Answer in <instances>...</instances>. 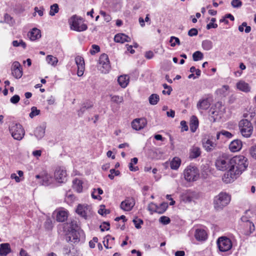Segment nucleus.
<instances>
[{
  "instance_id": "nucleus-14",
  "label": "nucleus",
  "mask_w": 256,
  "mask_h": 256,
  "mask_svg": "<svg viewBox=\"0 0 256 256\" xmlns=\"http://www.w3.org/2000/svg\"><path fill=\"white\" fill-rule=\"evenodd\" d=\"M147 121L144 118H136L132 122V127L136 130L144 128L146 125Z\"/></svg>"
},
{
  "instance_id": "nucleus-41",
  "label": "nucleus",
  "mask_w": 256,
  "mask_h": 256,
  "mask_svg": "<svg viewBox=\"0 0 256 256\" xmlns=\"http://www.w3.org/2000/svg\"><path fill=\"white\" fill-rule=\"evenodd\" d=\"M110 96L111 98V100L116 104H120L124 100L122 96L116 95H110Z\"/></svg>"
},
{
  "instance_id": "nucleus-3",
  "label": "nucleus",
  "mask_w": 256,
  "mask_h": 256,
  "mask_svg": "<svg viewBox=\"0 0 256 256\" xmlns=\"http://www.w3.org/2000/svg\"><path fill=\"white\" fill-rule=\"evenodd\" d=\"M184 175L186 181L189 182H194L199 178V170L195 166L190 164L185 168Z\"/></svg>"
},
{
  "instance_id": "nucleus-30",
  "label": "nucleus",
  "mask_w": 256,
  "mask_h": 256,
  "mask_svg": "<svg viewBox=\"0 0 256 256\" xmlns=\"http://www.w3.org/2000/svg\"><path fill=\"white\" fill-rule=\"evenodd\" d=\"M45 134V128L40 126L37 127L34 130V136L38 139L40 140L44 137Z\"/></svg>"
},
{
  "instance_id": "nucleus-62",
  "label": "nucleus",
  "mask_w": 256,
  "mask_h": 256,
  "mask_svg": "<svg viewBox=\"0 0 256 256\" xmlns=\"http://www.w3.org/2000/svg\"><path fill=\"white\" fill-rule=\"evenodd\" d=\"M162 86L164 89H168V90L166 91V94L170 95L172 90V87L166 84H163Z\"/></svg>"
},
{
  "instance_id": "nucleus-25",
  "label": "nucleus",
  "mask_w": 256,
  "mask_h": 256,
  "mask_svg": "<svg viewBox=\"0 0 256 256\" xmlns=\"http://www.w3.org/2000/svg\"><path fill=\"white\" fill-rule=\"evenodd\" d=\"M28 36L31 40H35L41 37L40 31L36 28H34L28 34Z\"/></svg>"
},
{
  "instance_id": "nucleus-4",
  "label": "nucleus",
  "mask_w": 256,
  "mask_h": 256,
  "mask_svg": "<svg viewBox=\"0 0 256 256\" xmlns=\"http://www.w3.org/2000/svg\"><path fill=\"white\" fill-rule=\"evenodd\" d=\"M71 30L77 32H82L88 28L86 24L84 23L82 19L76 15L73 16L69 20Z\"/></svg>"
},
{
  "instance_id": "nucleus-40",
  "label": "nucleus",
  "mask_w": 256,
  "mask_h": 256,
  "mask_svg": "<svg viewBox=\"0 0 256 256\" xmlns=\"http://www.w3.org/2000/svg\"><path fill=\"white\" fill-rule=\"evenodd\" d=\"M192 58L194 61L202 60L204 58V54L200 51H196L192 54Z\"/></svg>"
},
{
  "instance_id": "nucleus-13",
  "label": "nucleus",
  "mask_w": 256,
  "mask_h": 256,
  "mask_svg": "<svg viewBox=\"0 0 256 256\" xmlns=\"http://www.w3.org/2000/svg\"><path fill=\"white\" fill-rule=\"evenodd\" d=\"M212 138H204L202 140V146L206 152H212L216 146V144L212 140Z\"/></svg>"
},
{
  "instance_id": "nucleus-10",
  "label": "nucleus",
  "mask_w": 256,
  "mask_h": 256,
  "mask_svg": "<svg viewBox=\"0 0 256 256\" xmlns=\"http://www.w3.org/2000/svg\"><path fill=\"white\" fill-rule=\"evenodd\" d=\"M54 176L56 181L59 183H64L66 181V172L64 168H56L54 172Z\"/></svg>"
},
{
  "instance_id": "nucleus-39",
  "label": "nucleus",
  "mask_w": 256,
  "mask_h": 256,
  "mask_svg": "<svg viewBox=\"0 0 256 256\" xmlns=\"http://www.w3.org/2000/svg\"><path fill=\"white\" fill-rule=\"evenodd\" d=\"M59 10L58 6L57 4H54L50 6L49 14L51 16H54L58 13Z\"/></svg>"
},
{
  "instance_id": "nucleus-8",
  "label": "nucleus",
  "mask_w": 256,
  "mask_h": 256,
  "mask_svg": "<svg viewBox=\"0 0 256 256\" xmlns=\"http://www.w3.org/2000/svg\"><path fill=\"white\" fill-rule=\"evenodd\" d=\"M217 244L221 252H227L232 248L231 240L224 236H222L218 238Z\"/></svg>"
},
{
  "instance_id": "nucleus-31",
  "label": "nucleus",
  "mask_w": 256,
  "mask_h": 256,
  "mask_svg": "<svg viewBox=\"0 0 256 256\" xmlns=\"http://www.w3.org/2000/svg\"><path fill=\"white\" fill-rule=\"evenodd\" d=\"M129 77L126 76H120L118 78V82L122 88H126L128 84Z\"/></svg>"
},
{
  "instance_id": "nucleus-9",
  "label": "nucleus",
  "mask_w": 256,
  "mask_h": 256,
  "mask_svg": "<svg viewBox=\"0 0 256 256\" xmlns=\"http://www.w3.org/2000/svg\"><path fill=\"white\" fill-rule=\"evenodd\" d=\"M99 68L102 72L108 73L110 68L108 57L106 54H103L99 58Z\"/></svg>"
},
{
  "instance_id": "nucleus-57",
  "label": "nucleus",
  "mask_w": 256,
  "mask_h": 256,
  "mask_svg": "<svg viewBox=\"0 0 256 256\" xmlns=\"http://www.w3.org/2000/svg\"><path fill=\"white\" fill-rule=\"evenodd\" d=\"M44 8H39L38 7H35L34 8V12H35L34 14V16H35L36 12H38V14L40 16H42L44 14Z\"/></svg>"
},
{
  "instance_id": "nucleus-26",
  "label": "nucleus",
  "mask_w": 256,
  "mask_h": 256,
  "mask_svg": "<svg viewBox=\"0 0 256 256\" xmlns=\"http://www.w3.org/2000/svg\"><path fill=\"white\" fill-rule=\"evenodd\" d=\"M198 198V194L196 192L191 191L190 190L187 191L186 194L184 196V200L186 202H191L194 198Z\"/></svg>"
},
{
  "instance_id": "nucleus-43",
  "label": "nucleus",
  "mask_w": 256,
  "mask_h": 256,
  "mask_svg": "<svg viewBox=\"0 0 256 256\" xmlns=\"http://www.w3.org/2000/svg\"><path fill=\"white\" fill-rule=\"evenodd\" d=\"M170 46L172 47L175 46L176 44H178V46L180 44L179 38L174 36H172L170 37Z\"/></svg>"
},
{
  "instance_id": "nucleus-33",
  "label": "nucleus",
  "mask_w": 256,
  "mask_h": 256,
  "mask_svg": "<svg viewBox=\"0 0 256 256\" xmlns=\"http://www.w3.org/2000/svg\"><path fill=\"white\" fill-rule=\"evenodd\" d=\"M73 188L78 192H82V182L81 180L76 178L73 180Z\"/></svg>"
},
{
  "instance_id": "nucleus-21",
  "label": "nucleus",
  "mask_w": 256,
  "mask_h": 256,
  "mask_svg": "<svg viewBox=\"0 0 256 256\" xmlns=\"http://www.w3.org/2000/svg\"><path fill=\"white\" fill-rule=\"evenodd\" d=\"M236 88L244 92H248L250 90V86L249 84L244 80H240L236 84Z\"/></svg>"
},
{
  "instance_id": "nucleus-17",
  "label": "nucleus",
  "mask_w": 256,
  "mask_h": 256,
  "mask_svg": "<svg viewBox=\"0 0 256 256\" xmlns=\"http://www.w3.org/2000/svg\"><path fill=\"white\" fill-rule=\"evenodd\" d=\"M76 63L78 66L77 74L78 76L83 75L84 70V62L83 58L80 56H77L75 58Z\"/></svg>"
},
{
  "instance_id": "nucleus-37",
  "label": "nucleus",
  "mask_w": 256,
  "mask_h": 256,
  "mask_svg": "<svg viewBox=\"0 0 256 256\" xmlns=\"http://www.w3.org/2000/svg\"><path fill=\"white\" fill-rule=\"evenodd\" d=\"M46 60L48 64L54 66H56L58 62V59L57 58L52 55L47 56L46 57Z\"/></svg>"
},
{
  "instance_id": "nucleus-1",
  "label": "nucleus",
  "mask_w": 256,
  "mask_h": 256,
  "mask_svg": "<svg viewBox=\"0 0 256 256\" xmlns=\"http://www.w3.org/2000/svg\"><path fill=\"white\" fill-rule=\"evenodd\" d=\"M248 166L247 159L243 156H238L231 158V166L228 172V176L232 179L236 178Z\"/></svg>"
},
{
  "instance_id": "nucleus-36",
  "label": "nucleus",
  "mask_w": 256,
  "mask_h": 256,
  "mask_svg": "<svg viewBox=\"0 0 256 256\" xmlns=\"http://www.w3.org/2000/svg\"><path fill=\"white\" fill-rule=\"evenodd\" d=\"M202 45V48L206 50H210L213 47L212 42L208 40H203Z\"/></svg>"
},
{
  "instance_id": "nucleus-19",
  "label": "nucleus",
  "mask_w": 256,
  "mask_h": 256,
  "mask_svg": "<svg viewBox=\"0 0 256 256\" xmlns=\"http://www.w3.org/2000/svg\"><path fill=\"white\" fill-rule=\"evenodd\" d=\"M68 216V212L64 210H60L56 212V220L59 222H63Z\"/></svg>"
},
{
  "instance_id": "nucleus-5",
  "label": "nucleus",
  "mask_w": 256,
  "mask_h": 256,
  "mask_svg": "<svg viewBox=\"0 0 256 256\" xmlns=\"http://www.w3.org/2000/svg\"><path fill=\"white\" fill-rule=\"evenodd\" d=\"M9 130L12 137L18 140H22L25 134L24 129L20 124H12L10 126Z\"/></svg>"
},
{
  "instance_id": "nucleus-35",
  "label": "nucleus",
  "mask_w": 256,
  "mask_h": 256,
  "mask_svg": "<svg viewBox=\"0 0 256 256\" xmlns=\"http://www.w3.org/2000/svg\"><path fill=\"white\" fill-rule=\"evenodd\" d=\"M149 102L152 105H156L160 100V96L158 94H154L148 98Z\"/></svg>"
},
{
  "instance_id": "nucleus-38",
  "label": "nucleus",
  "mask_w": 256,
  "mask_h": 256,
  "mask_svg": "<svg viewBox=\"0 0 256 256\" xmlns=\"http://www.w3.org/2000/svg\"><path fill=\"white\" fill-rule=\"evenodd\" d=\"M168 207V204L166 202H163L161 204L160 206H157V208L156 210V212L160 214H162L166 210Z\"/></svg>"
},
{
  "instance_id": "nucleus-46",
  "label": "nucleus",
  "mask_w": 256,
  "mask_h": 256,
  "mask_svg": "<svg viewBox=\"0 0 256 256\" xmlns=\"http://www.w3.org/2000/svg\"><path fill=\"white\" fill-rule=\"evenodd\" d=\"M98 191V194H102L103 193V190L100 188H98L97 190L94 189V192L92 194V196L94 199L101 200V197L100 196H96L94 193Z\"/></svg>"
},
{
  "instance_id": "nucleus-15",
  "label": "nucleus",
  "mask_w": 256,
  "mask_h": 256,
  "mask_svg": "<svg viewBox=\"0 0 256 256\" xmlns=\"http://www.w3.org/2000/svg\"><path fill=\"white\" fill-rule=\"evenodd\" d=\"M135 204V200L133 198H128L120 204V208L125 211L130 210Z\"/></svg>"
},
{
  "instance_id": "nucleus-18",
  "label": "nucleus",
  "mask_w": 256,
  "mask_h": 256,
  "mask_svg": "<svg viewBox=\"0 0 256 256\" xmlns=\"http://www.w3.org/2000/svg\"><path fill=\"white\" fill-rule=\"evenodd\" d=\"M201 152L200 148L194 146L190 150L189 158L190 159L196 158L200 156Z\"/></svg>"
},
{
  "instance_id": "nucleus-16",
  "label": "nucleus",
  "mask_w": 256,
  "mask_h": 256,
  "mask_svg": "<svg viewBox=\"0 0 256 256\" xmlns=\"http://www.w3.org/2000/svg\"><path fill=\"white\" fill-rule=\"evenodd\" d=\"M66 240L68 242L75 243L80 240V233L78 230H68L66 234Z\"/></svg>"
},
{
  "instance_id": "nucleus-51",
  "label": "nucleus",
  "mask_w": 256,
  "mask_h": 256,
  "mask_svg": "<svg viewBox=\"0 0 256 256\" xmlns=\"http://www.w3.org/2000/svg\"><path fill=\"white\" fill-rule=\"evenodd\" d=\"M44 227L48 230H50L52 227V221L50 218H47L44 222Z\"/></svg>"
},
{
  "instance_id": "nucleus-20",
  "label": "nucleus",
  "mask_w": 256,
  "mask_h": 256,
  "mask_svg": "<svg viewBox=\"0 0 256 256\" xmlns=\"http://www.w3.org/2000/svg\"><path fill=\"white\" fill-rule=\"evenodd\" d=\"M242 147V142L240 140H234L230 142L229 146L230 150L232 152L240 150Z\"/></svg>"
},
{
  "instance_id": "nucleus-60",
  "label": "nucleus",
  "mask_w": 256,
  "mask_h": 256,
  "mask_svg": "<svg viewBox=\"0 0 256 256\" xmlns=\"http://www.w3.org/2000/svg\"><path fill=\"white\" fill-rule=\"evenodd\" d=\"M157 208V206L152 202L150 203V204H148V210L152 212H156V210Z\"/></svg>"
},
{
  "instance_id": "nucleus-52",
  "label": "nucleus",
  "mask_w": 256,
  "mask_h": 256,
  "mask_svg": "<svg viewBox=\"0 0 256 256\" xmlns=\"http://www.w3.org/2000/svg\"><path fill=\"white\" fill-rule=\"evenodd\" d=\"M110 224L108 222H104L100 226L101 231L104 232L105 230H108L110 229Z\"/></svg>"
},
{
  "instance_id": "nucleus-7",
  "label": "nucleus",
  "mask_w": 256,
  "mask_h": 256,
  "mask_svg": "<svg viewBox=\"0 0 256 256\" xmlns=\"http://www.w3.org/2000/svg\"><path fill=\"white\" fill-rule=\"evenodd\" d=\"M216 168L222 171L230 170L231 166V158L226 156L218 158L216 162Z\"/></svg>"
},
{
  "instance_id": "nucleus-54",
  "label": "nucleus",
  "mask_w": 256,
  "mask_h": 256,
  "mask_svg": "<svg viewBox=\"0 0 256 256\" xmlns=\"http://www.w3.org/2000/svg\"><path fill=\"white\" fill-rule=\"evenodd\" d=\"M250 152L251 156L256 160V144L250 148Z\"/></svg>"
},
{
  "instance_id": "nucleus-27",
  "label": "nucleus",
  "mask_w": 256,
  "mask_h": 256,
  "mask_svg": "<svg viewBox=\"0 0 256 256\" xmlns=\"http://www.w3.org/2000/svg\"><path fill=\"white\" fill-rule=\"evenodd\" d=\"M10 252V246L8 243L0 245V256H6Z\"/></svg>"
},
{
  "instance_id": "nucleus-11",
  "label": "nucleus",
  "mask_w": 256,
  "mask_h": 256,
  "mask_svg": "<svg viewBox=\"0 0 256 256\" xmlns=\"http://www.w3.org/2000/svg\"><path fill=\"white\" fill-rule=\"evenodd\" d=\"M38 179H41L40 183L43 186H48L51 184L52 182V176L46 172H42L40 174L36 176Z\"/></svg>"
},
{
  "instance_id": "nucleus-47",
  "label": "nucleus",
  "mask_w": 256,
  "mask_h": 256,
  "mask_svg": "<svg viewBox=\"0 0 256 256\" xmlns=\"http://www.w3.org/2000/svg\"><path fill=\"white\" fill-rule=\"evenodd\" d=\"M40 113V110H38L35 106H32L31 108V112L29 114V116L31 118H33L34 116L38 115Z\"/></svg>"
},
{
  "instance_id": "nucleus-61",
  "label": "nucleus",
  "mask_w": 256,
  "mask_h": 256,
  "mask_svg": "<svg viewBox=\"0 0 256 256\" xmlns=\"http://www.w3.org/2000/svg\"><path fill=\"white\" fill-rule=\"evenodd\" d=\"M78 228V225L76 224V222L72 221L70 224V230H77L76 228Z\"/></svg>"
},
{
  "instance_id": "nucleus-12",
  "label": "nucleus",
  "mask_w": 256,
  "mask_h": 256,
  "mask_svg": "<svg viewBox=\"0 0 256 256\" xmlns=\"http://www.w3.org/2000/svg\"><path fill=\"white\" fill-rule=\"evenodd\" d=\"M22 68L20 62L15 61L12 67V74L16 78H20L22 76Z\"/></svg>"
},
{
  "instance_id": "nucleus-63",
  "label": "nucleus",
  "mask_w": 256,
  "mask_h": 256,
  "mask_svg": "<svg viewBox=\"0 0 256 256\" xmlns=\"http://www.w3.org/2000/svg\"><path fill=\"white\" fill-rule=\"evenodd\" d=\"M180 125L182 126V129L184 131H186L188 130V126L186 124V123L185 121L182 120L180 122Z\"/></svg>"
},
{
  "instance_id": "nucleus-53",
  "label": "nucleus",
  "mask_w": 256,
  "mask_h": 256,
  "mask_svg": "<svg viewBox=\"0 0 256 256\" xmlns=\"http://www.w3.org/2000/svg\"><path fill=\"white\" fill-rule=\"evenodd\" d=\"M133 222L135 225V227L139 229L141 228L140 224H143V221L141 219H134Z\"/></svg>"
},
{
  "instance_id": "nucleus-55",
  "label": "nucleus",
  "mask_w": 256,
  "mask_h": 256,
  "mask_svg": "<svg viewBox=\"0 0 256 256\" xmlns=\"http://www.w3.org/2000/svg\"><path fill=\"white\" fill-rule=\"evenodd\" d=\"M92 50H90V53L92 54H94L96 52H98L100 50V46L96 44H92Z\"/></svg>"
},
{
  "instance_id": "nucleus-56",
  "label": "nucleus",
  "mask_w": 256,
  "mask_h": 256,
  "mask_svg": "<svg viewBox=\"0 0 256 256\" xmlns=\"http://www.w3.org/2000/svg\"><path fill=\"white\" fill-rule=\"evenodd\" d=\"M20 100L19 96L16 94L12 96L10 99V102L13 104H16Z\"/></svg>"
},
{
  "instance_id": "nucleus-29",
  "label": "nucleus",
  "mask_w": 256,
  "mask_h": 256,
  "mask_svg": "<svg viewBox=\"0 0 256 256\" xmlns=\"http://www.w3.org/2000/svg\"><path fill=\"white\" fill-rule=\"evenodd\" d=\"M190 129L192 132H195L198 126V120L195 116L191 117L190 120Z\"/></svg>"
},
{
  "instance_id": "nucleus-49",
  "label": "nucleus",
  "mask_w": 256,
  "mask_h": 256,
  "mask_svg": "<svg viewBox=\"0 0 256 256\" xmlns=\"http://www.w3.org/2000/svg\"><path fill=\"white\" fill-rule=\"evenodd\" d=\"M231 4L234 8H238L242 6V2L240 0H232Z\"/></svg>"
},
{
  "instance_id": "nucleus-6",
  "label": "nucleus",
  "mask_w": 256,
  "mask_h": 256,
  "mask_svg": "<svg viewBox=\"0 0 256 256\" xmlns=\"http://www.w3.org/2000/svg\"><path fill=\"white\" fill-rule=\"evenodd\" d=\"M240 132L244 137L249 138L253 132V126L251 122L247 120H242L240 122Z\"/></svg>"
},
{
  "instance_id": "nucleus-64",
  "label": "nucleus",
  "mask_w": 256,
  "mask_h": 256,
  "mask_svg": "<svg viewBox=\"0 0 256 256\" xmlns=\"http://www.w3.org/2000/svg\"><path fill=\"white\" fill-rule=\"evenodd\" d=\"M145 56L148 59H151L154 56V53L152 51H148L146 52Z\"/></svg>"
},
{
  "instance_id": "nucleus-34",
  "label": "nucleus",
  "mask_w": 256,
  "mask_h": 256,
  "mask_svg": "<svg viewBox=\"0 0 256 256\" xmlns=\"http://www.w3.org/2000/svg\"><path fill=\"white\" fill-rule=\"evenodd\" d=\"M181 164V160L178 157H174L170 162V166L172 170H177Z\"/></svg>"
},
{
  "instance_id": "nucleus-23",
  "label": "nucleus",
  "mask_w": 256,
  "mask_h": 256,
  "mask_svg": "<svg viewBox=\"0 0 256 256\" xmlns=\"http://www.w3.org/2000/svg\"><path fill=\"white\" fill-rule=\"evenodd\" d=\"M210 102L208 98L199 100L197 104V108L198 110H206L210 106Z\"/></svg>"
},
{
  "instance_id": "nucleus-58",
  "label": "nucleus",
  "mask_w": 256,
  "mask_h": 256,
  "mask_svg": "<svg viewBox=\"0 0 256 256\" xmlns=\"http://www.w3.org/2000/svg\"><path fill=\"white\" fill-rule=\"evenodd\" d=\"M198 34V30L195 28H191L188 32V34L190 36H196Z\"/></svg>"
},
{
  "instance_id": "nucleus-32",
  "label": "nucleus",
  "mask_w": 256,
  "mask_h": 256,
  "mask_svg": "<svg viewBox=\"0 0 256 256\" xmlns=\"http://www.w3.org/2000/svg\"><path fill=\"white\" fill-rule=\"evenodd\" d=\"M88 209L86 206L78 204L76 212L79 215L86 218L87 216Z\"/></svg>"
},
{
  "instance_id": "nucleus-22",
  "label": "nucleus",
  "mask_w": 256,
  "mask_h": 256,
  "mask_svg": "<svg viewBox=\"0 0 256 256\" xmlns=\"http://www.w3.org/2000/svg\"><path fill=\"white\" fill-rule=\"evenodd\" d=\"M194 236L198 240H204L207 238V234L204 230L196 229Z\"/></svg>"
},
{
  "instance_id": "nucleus-45",
  "label": "nucleus",
  "mask_w": 256,
  "mask_h": 256,
  "mask_svg": "<svg viewBox=\"0 0 256 256\" xmlns=\"http://www.w3.org/2000/svg\"><path fill=\"white\" fill-rule=\"evenodd\" d=\"M110 210H109L106 209L104 205H101L98 210V213L102 216L106 215L107 214H110Z\"/></svg>"
},
{
  "instance_id": "nucleus-50",
  "label": "nucleus",
  "mask_w": 256,
  "mask_h": 256,
  "mask_svg": "<svg viewBox=\"0 0 256 256\" xmlns=\"http://www.w3.org/2000/svg\"><path fill=\"white\" fill-rule=\"evenodd\" d=\"M160 222L164 224H167L170 222V218L166 216H162L160 218Z\"/></svg>"
},
{
  "instance_id": "nucleus-42",
  "label": "nucleus",
  "mask_w": 256,
  "mask_h": 256,
  "mask_svg": "<svg viewBox=\"0 0 256 256\" xmlns=\"http://www.w3.org/2000/svg\"><path fill=\"white\" fill-rule=\"evenodd\" d=\"M12 44L13 46L15 47L22 46L24 49H25L26 47V44L22 40L19 41L14 40Z\"/></svg>"
},
{
  "instance_id": "nucleus-2",
  "label": "nucleus",
  "mask_w": 256,
  "mask_h": 256,
  "mask_svg": "<svg viewBox=\"0 0 256 256\" xmlns=\"http://www.w3.org/2000/svg\"><path fill=\"white\" fill-rule=\"evenodd\" d=\"M231 196L226 192H221L214 198V207L217 211H220L227 206L230 202Z\"/></svg>"
},
{
  "instance_id": "nucleus-59",
  "label": "nucleus",
  "mask_w": 256,
  "mask_h": 256,
  "mask_svg": "<svg viewBox=\"0 0 256 256\" xmlns=\"http://www.w3.org/2000/svg\"><path fill=\"white\" fill-rule=\"evenodd\" d=\"M4 21L8 24L12 22V18L8 14H6L4 16Z\"/></svg>"
},
{
  "instance_id": "nucleus-44",
  "label": "nucleus",
  "mask_w": 256,
  "mask_h": 256,
  "mask_svg": "<svg viewBox=\"0 0 256 256\" xmlns=\"http://www.w3.org/2000/svg\"><path fill=\"white\" fill-rule=\"evenodd\" d=\"M215 107L218 109V114H222L224 112L225 110L224 106L222 105V102H218L215 104Z\"/></svg>"
},
{
  "instance_id": "nucleus-48",
  "label": "nucleus",
  "mask_w": 256,
  "mask_h": 256,
  "mask_svg": "<svg viewBox=\"0 0 256 256\" xmlns=\"http://www.w3.org/2000/svg\"><path fill=\"white\" fill-rule=\"evenodd\" d=\"M110 174H108V176L110 180L114 178V176H117L120 174V172L118 170H116L112 168L110 170Z\"/></svg>"
},
{
  "instance_id": "nucleus-24",
  "label": "nucleus",
  "mask_w": 256,
  "mask_h": 256,
  "mask_svg": "<svg viewBox=\"0 0 256 256\" xmlns=\"http://www.w3.org/2000/svg\"><path fill=\"white\" fill-rule=\"evenodd\" d=\"M114 40L116 42L124 43L126 42H130V38L124 34H118L115 36Z\"/></svg>"
},
{
  "instance_id": "nucleus-28",
  "label": "nucleus",
  "mask_w": 256,
  "mask_h": 256,
  "mask_svg": "<svg viewBox=\"0 0 256 256\" xmlns=\"http://www.w3.org/2000/svg\"><path fill=\"white\" fill-rule=\"evenodd\" d=\"M93 106V104L90 102H86L84 103L81 108L78 112V114L79 116H82V114H84L86 110L90 108H92Z\"/></svg>"
}]
</instances>
